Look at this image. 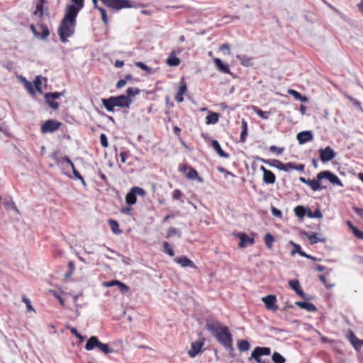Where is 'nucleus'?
Masks as SVG:
<instances>
[{
    "label": "nucleus",
    "mask_w": 363,
    "mask_h": 363,
    "mask_svg": "<svg viewBox=\"0 0 363 363\" xmlns=\"http://www.w3.org/2000/svg\"><path fill=\"white\" fill-rule=\"evenodd\" d=\"M352 209L359 217L363 219V208L353 206Z\"/></svg>",
    "instance_id": "nucleus-64"
},
{
    "label": "nucleus",
    "mask_w": 363,
    "mask_h": 363,
    "mask_svg": "<svg viewBox=\"0 0 363 363\" xmlns=\"http://www.w3.org/2000/svg\"><path fill=\"white\" fill-rule=\"evenodd\" d=\"M247 136V123L245 119L242 120V133L240 134V140L241 143H244L246 140Z\"/></svg>",
    "instance_id": "nucleus-27"
},
{
    "label": "nucleus",
    "mask_w": 363,
    "mask_h": 363,
    "mask_svg": "<svg viewBox=\"0 0 363 363\" xmlns=\"http://www.w3.org/2000/svg\"><path fill=\"white\" fill-rule=\"evenodd\" d=\"M238 347L240 351L245 352L250 350V345L248 341L245 340H239L238 341Z\"/></svg>",
    "instance_id": "nucleus-28"
},
{
    "label": "nucleus",
    "mask_w": 363,
    "mask_h": 363,
    "mask_svg": "<svg viewBox=\"0 0 363 363\" xmlns=\"http://www.w3.org/2000/svg\"><path fill=\"white\" fill-rule=\"evenodd\" d=\"M108 223L113 233L120 234L121 233V230L119 228V225L117 223V221L110 219L108 220Z\"/></svg>",
    "instance_id": "nucleus-32"
},
{
    "label": "nucleus",
    "mask_w": 363,
    "mask_h": 363,
    "mask_svg": "<svg viewBox=\"0 0 363 363\" xmlns=\"http://www.w3.org/2000/svg\"><path fill=\"white\" fill-rule=\"evenodd\" d=\"M320 158L323 162H327L335 157V151L329 146L319 150Z\"/></svg>",
    "instance_id": "nucleus-8"
},
{
    "label": "nucleus",
    "mask_w": 363,
    "mask_h": 363,
    "mask_svg": "<svg viewBox=\"0 0 363 363\" xmlns=\"http://www.w3.org/2000/svg\"><path fill=\"white\" fill-rule=\"evenodd\" d=\"M20 79H21V82L23 83L26 89L28 91H29L30 93H33L32 84L30 82H28V80H26V79L25 77H21Z\"/></svg>",
    "instance_id": "nucleus-42"
},
{
    "label": "nucleus",
    "mask_w": 363,
    "mask_h": 363,
    "mask_svg": "<svg viewBox=\"0 0 363 363\" xmlns=\"http://www.w3.org/2000/svg\"><path fill=\"white\" fill-rule=\"evenodd\" d=\"M213 62L216 66V68L221 72L225 74H231L230 67L227 63L223 62L219 58H213Z\"/></svg>",
    "instance_id": "nucleus-14"
},
{
    "label": "nucleus",
    "mask_w": 363,
    "mask_h": 363,
    "mask_svg": "<svg viewBox=\"0 0 363 363\" xmlns=\"http://www.w3.org/2000/svg\"><path fill=\"white\" fill-rule=\"evenodd\" d=\"M174 260L182 267H191L194 269L196 268V266L194 264V262L186 256L177 257Z\"/></svg>",
    "instance_id": "nucleus-13"
},
{
    "label": "nucleus",
    "mask_w": 363,
    "mask_h": 363,
    "mask_svg": "<svg viewBox=\"0 0 363 363\" xmlns=\"http://www.w3.org/2000/svg\"><path fill=\"white\" fill-rule=\"evenodd\" d=\"M289 286L296 291L297 294L303 298H306L305 293L301 288L299 281L297 279H292L289 281Z\"/></svg>",
    "instance_id": "nucleus-16"
},
{
    "label": "nucleus",
    "mask_w": 363,
    "mask_h": 363,
    "mask_svg": "<svg viewBox=\"0 0 363 363\" xmlns=\"http://www.w3.org/2000/svg\"><path fill=\"white\" fill-rule=\"evenodd\" d=\"M211 147L217 152V153L222 157H224V158H228V154H227L226 152H225L222 148L220 147V145L219 144V143L216 140H213L211 141Z\"/></svg>",
    "instance_id": "nucleus-21"
},
{
    "label": "nucleus",
    "mask_w": 363,
    "mask_h": 363,
    "mask_svg": "<svg viewBox=\"0 0 363 363\" xmlns=\"http://www.w3.org/2000/svg\"><path fill=\"white\" fill-rule=\"evenodd\" d=\"M317 179H318L320 181L323 179H326L334 185L343 186L340 179L335 174L328 170L319 172L317 174Z\"/></svg>",
    "instance_id": "nucleus-6"
},
{
    "label": "nucleus",
    "mask_w": 363,
    "mask_h": 363,
    "mask_svg": "<svg viewBox=\"0 0 363 363\" xmlns=\"http://www.w3.org/2000/svg\"><path fill=\"white\" fill-rule=\"evenodd\" d=\"M272 213L275 217L281 218L282 216L281 211L274 206L272 207Z\"/></svg>",
    "instance_id": "nucleus-60"
},
{
    "label": "nucleus",
    "mask_w": 363,
    "mask_h": 363,
    "mask_svg": "<svg viewBox=\"0 0 363 363\" xmlns=\"http://www.w3.org/2000/svg\"><path fill=\"white\" fill-rule=\"evenodd\" d=\"M85 348L89 351L92 350L94 348H98L105 354H108L113 352V350L110 348L108 345L101 342L95 336H92L88 340L85 345Z\"/></svg>",
    "instance_id": "nucleus-4"
},
{
    "label": "nucleus",
    "mask_w": 363,
    "mask_h": 363,
    "mask_svg": "<svg viewBox=\"0 0 363 363\" xmlns=\"http://www.w3.org/2000/svg\"><path fill=\"white\" fill-rule=\"evenodd\" d=\"M307 216L309 217V218H321L323 217V214L320 211V210L319 208H317L314 213H312L311 211H309L308 213H307Z\"/></svg>",
    "instance_id": "nucleus-44"
},
{
    "label": "nucleus",
    "mask_w": 363,
    "mask_h": 363,
    "mask_svg": "<svg viewBox=\"0 0 363 363\" xmlns=\"http://www.w3.org/2000/svg\"><path fill=\"white\" fill-rule=\"evenodd\" d=\"M262 301L265 304L266 308L268 310H270L273 312H275L278 309V306L277 305V298L274 295H268L267 296L262 297Z\"/></svg>",
    "instance_id": "nucleus-9"
},
{
    "label": "nucleus",
    "mask_w": 363,
    "mask_h": 363,
    "mask_svg": "<svg viewBox=\"0 0 363 363\" xmlns=\"http://www.w3.org/2000/svg\"><path fill=\"white\" fill-rule=\"evenodd\" d=\"M62 94V93H59V92L48 93L45 94V99H52L55 100V99H58Z\"/></svg>",
    "instance_id": "nucleus-47"
},
{
    "label": "nucleus",
    "mask_w": 363,
    "mask_h": 363,
    "mask_svg": "<svg viewBox=\"0 0 363 363\" xmlns=\"http://www.w3.org/2000/svg\"><path fill=\"white\" fill-rule=\"evenodd\" d=\"M236 58L240 60V64L244 67H250L253 65L254 58L246 55H237Z\"/></svg>",
    "instance_id": "nucleus-18"
},
{
    "label": "nucleus",
    "mask_w": 363,
    "mask_h": 363,
    "mask_svg": "<svg viewBox=\"0 0 363 363\" xmlns=\"http://www.w3.org/2000/svg\"><path fill=\"white\" fill-rule=\"evenodd\" d=\"M98 10L100 11V13L101 14L102 21H104V23L107 24L108 23V17H107L106 10L101 7L98 8Z\"/></svg>",
    "instance_id": "nucleus-51"
},
{
    "label": "nucleus",
    "mask_w": 363,
    "mask_h": 363,
    "mask_svg": "<svg viewBox=\"0 0 363 363\" xmlns=\"http://www.w3.org/2000/svg\"><path fill=\"white\" fill-rule=\"evenodd\" d=\"M347 337L353 347L356 348L359 339L356 337L354 333L352 330H349L347 333Z\"/></svg>",
    "instance_id": "nucleus-34"
},
{
    "label": "nucleus",
    "mask_w": 363,
    "mask_h": 363,
    "mask_svg": "<svg viewBox=\"0 0 363 363\" xmlns=\"http://www.w3.org/2000/svg\"><path fill=\"white\" fill-rule=\"evenodd\" d=\"M163 247H164V252H166L167 255H169L171 257L174 256V250H173L172 247H171V245L168 242H164L163 244Z\"/></svg>",
    "instance_id": "nucleus-41"
},
{
    "label": "nucleus",
    "mask_w": 363,
    "mask_h": 363,
    "mask_svg": "<svg viewBox=\"0 0 363 363\" xmlns=\"http://www.w3.org/2000/svg\"><path fill=\"white\" fill-rule=\"evenodd\" d=\"M100 142L101 145L104 147H107L108 145V139L106 135L104 133L101 134L100 135Z\"/></svg>",
    "instance_id": "nucleus-49"
},
{
    "label": "nucleus",
    "mask_w": 363,
    "mask_h": 363,
    "mask_svg": "<svg viewBox=\"0 0 363 363\" xmlns=\"http://www.w3.org/2000/svg\"><path fill=\"white\" fill-rule=\"evenodd\" d=\"M252 110L262 118L263 119H268L269 118V112H266V111H262L261 109H259L258 107L257 106H252Z\"/></svg>",
    "instance_id": "nucleus-36"
},
{
    "label": "nucleus",
    "mask_w": 363,
    "mask_h": 363,
    "mask_svg": "<svg viewBox=\"0 0 363 363\" xmlns=\"http://www.w3.org/2000/svg\"><path fill=\"white\" fill-rule=\"evenodd\" d=\"M274 236L270 233H267L264 236V242L266 246L271 249L272 247L273 243L274 242Z\"/></svg>",
    "instance_id": "nucleus-35"
},
{
    "label": "nucleus",
    "mask_w": 363,
    "mask_h": 363,
    "mask_svg": "<svg viewBox=\"0 0 363 363\" xmlns=\"http://www.w3.org/2000/svg\"><path fill=\"white\" fill-rule=\"evenodd\" d=\"M271 166L277 168L279 170H282L284 163L277 160H273L268 162Z\"/></svg>",
    "instance_id": "nucleus-43"
},
{
    "label": "nucleus",
    "mask_w": 363,
    "mask_h": 363,
    "mask_svg": "<svg viewBox=\"0 0 363 363\" xmlns=\"http://www.w3.org/2000/svg\"><path fill=\"white\" fill-rule=\"evenodd\" d=\"M118 283H119V281L112 280V281H105L102 284H103V286H106V287H111L113 286H118Z\"/></svg>",
    "instance_id": "nucleus-58"
},
{
    "label": "nucleus",
    "mask_w": 363,
    "mask_h": 363,
    "mask_svg": "<svg viewBox=\"0 0 363 363\" xmlns=\"http://www.w3.org/2000/svg\"><path fill=\"white\" fill-rule=\"evenodd\" d=\"M313 139V133L311 130L303 131L297 135V140L300 144H304Z\"/></svg>",
    "instance_id": "nucleus-11"
},
{
    "label": "nucleus",
    "mask_w": 363,
    "mask_h": 363,
    "mask_svg": "<svg viewBox=\"0 0 363 363\" xmlns=\"http://www.w3.org/2000/svg\"><path fill=\"white\" fill-rule=\"evenodd\" d=\"M131 190L135 194V196L138 194V195H140L141 196H145V194H146L143 189H142L140 187H138V186L133 187L131 189Z\"/></svg>",
    "instance_id": "nucleus-46"
},
{
    "label": "nucleus",
    "mask_w": 363,
    "mask_h": 363,
    "mask_svg": "<svg viewBox=\"0 0 363 363\" xmlns=\"http://www.w3.org/2000/svg\"><path fill=\"white\" fill-rule=\"evenodd\" d=\"M295 304L300 308L305 309L308 311H316V307L312 303L306 302V301H296Z\"/></svg>",
    "instance_id": "nucleus-20"
},
{
    "label": "nucleus",
    "mask_w": 363,
    "mask_h": 363,
    "mask_svg": "<svg viewBox=\"0 0 363 363\" xmlns=\"http://www.w3.org/2000/svg\"><path fill=\"white\" fill-rule=\"evenodd\" d=\"M118 286L119 287L120 290L123 292H128L129 291V287L120 281L119 283H118Z\"/></svg>",
    "instance_id": "nucleus-63"
},
{
    "label": "nucleus",
    "mask_w": 363,
    "mask_h": 363,
    "mask_svg": "<svg viewBox=\"0 0 363 363\" xmlns=\"http://www.w3.org/2000/svg\"><path fill=\"white\" fill-rule=\"evenodd\" d=\"M288 93L294 96L296 99L299 100L303 102H306L308 99L306 96H302L299 92L294 89H289Z\"/></svg>",
    "instance_id": "nucleus-29"
},
{
    "label": "nucleus",
    "mask_w": 363,
    "mask_h": 363,
    "mask_svg": "<svg viewBox=\"0 0 363 363\" xmlns=\"http://www.w3.org/2000/svg\"><path fill=\"white\" fill-rule=\"evenodd\" d=\"M290 244L292 245L294 247V249L292 250L291 254L294 255L296 252H298V254L300 252H301V246L298 244L294 243V242L291 241Z\"/></svg>",
    "instance_id": "nucleus-57"
},
{
    "label": "nucleus",
    "mask_w": 363,
    "mask_h": 363,
    "mask_svg": "<svg viewBox=\"0 0 363 363\" xmlns=\"http://www.w3.org/2000/svg\"><path fill=\"white\" fill-rule=\"evenodd\" d=\"M38 30L39 32V35L36 36V38L45 39L50 34V31L48 27L43 24L38 25Z\"/></svg>",
    "instance_id": "nucleus-23"
},
{
    "label": "nucleus",
    "mask_w": 363,
    "mask_h": 363,
    "mask_svg": "<svg viewBox=\"0 0 363 363\" xmlns=\"http://www.w3.org/2000/svg\"><path fill=\"white\" fill-rule=\"evenodd\" d=\"M263 181L266 184H272L276 181V177L272 172L269 170L268 172H267L264 174Z\"/></svg>",
    "instance_id": "nucleus-25"
},
{
    "label": "nucleus",
    "mask_w": 363,
    "mask_h": 363,
    "mask_svg": "<svg viewBox=\"0 0 363 363\" xmlns=\"http://www.w3.org/2000/svg\"><path fill=\"white\" fill-rule=\"evenodd\" d=\"M203 346V341H196L192 342L191 345V349L189 350L188 354L191 357H195L201 352Z\"/></svg>",
    "instance_id": "nucleus-10"
},
{
    "label": "nucleus",
    "mask_w": 363,
    "mask_h": 363,
    "mask_svg": "<svg viewBox=\"0 0 363 363\" xmlns=\"http://www.w3.org/2000/svg\"><path fill=\"white\" fill-rule=\"evenodd\" d=\"M299 180L303 183L307 184L313 191H317L324 188L320 185V180H318V179L311 180L306 179L304 177H300Z\"/></svg>",
    "instance_id": "nucleus-12"
},
{
    "label": "nucleus",
    "mask_w": 363,
    "mask_h": 363,
    "mask_svg": "<svg viewBox=\"0 0 363 363\" xmlns=\"http://www.w3.org/2000/svg\"><path fill=\"white\" fill-rule=\"evenodd\" d=\"M303 235L306 236V238L311 241V244H315L318 242H325L326 240L325 238H318L316 234L314 233H308L304 232L303 233Z\"/></svg>",
    "instance_id": "nucleus-22"
},
{
    "label": "nucleus",
    "mask_w": 363,
    "mask_h": 363,
    "mask_svg": "<svg viewBox=\"0 0 363 363\" xmlns=\"http://www.w3.org/2000/svg\"><path fill=\"white\" fill-rule=\"evenodd\" d=\"M295 213L299 217H303L305 214L304 208L302 206H297L294 209Z\"/></svg>",
    "instance_id": "nucleus-52"
},
{
    "label": "nucleus",
    "mask_w": 363,
    "mask_h": 363,
    "mask_svg": "<svg viewBox=\"0 0 363 363\" xmlns=\"http://www.w3.org/2000/svg\"><path fill=\"white\" fill-rule=\"evenodd\" d=\"M77 15V11L73 8H66L65 14L58 28V34L62 42H67V38L73 35Z\"/></svg>",
    "instance_id": "nucleus-3"
},
{
    "label": "nucleus",
    "mask_w": 363,
    "mask_h": 363,
    "mask_svg": "<svg viewBox=\"0 0 363 363\" xmlns=\"http://www.w3.org/2000/svg\"><path fill=\"white\" fill-rule=\"evenodd\" d=\"M206 328L226 350H233V337L227 326L214 318H208Z\"/></svg>",
    "instance_id": "nucleus-1"
},
{
    "label": "nucleus",
    "mask_w": 363,
    "mask_h": 363,
    "mask_svg": "<svg viewBox=\"0 0 363 363\" xmlns=\"http://www.w3.org/2000/svg\"><path fill=\"white\" fill-rule=\"evenodd\" d=\"M182 196V193L180 190L175 189L173 191L172 197L174 199L178 200V199H181Z\"/></svg>",
    "instance_id": "nucleus-62"
},
{
    "label": "nucleus",
    "mask_w": 363,
    "mask_h": 363,
    "mask_svg": "<svg viewBox=\"0 0 363 363\" xmlns=\"http://www.w3.org/2000/svg\"><path fill=\"white\" fill-rule=\"evenodd\" d=\"M238 236L240 239L239 246L240 247H245L248 245H252L254 244V239L248 237L245 233H239Z\"/></svg>",
    "instance_id": "nucleus-15"
},
{
    "label": "nucleus",
    "mask_w": 363,
    "mask_h": 363,
    "mask_svg": "<svg viewBox=\"0 0 363 363\" xmlns=\"http://www.w3.org/2000/svg\"><path fill=\"white\" fill-rule=\"evenodd\" d=\"M43 4L41 3H37L36 9L34 11V15L42 16L43 15Z\"/></svg>",
    "instance_id": "nucleus-45"
},
{
    "label": "nucleus",
    "mask_w": 363,
    "mask_h": 363,
    "mask_svg": "<svg viewBox=\"0 0 363 363\" xmlns=\"http://www.w3.org/2000/svg\"><path fill=\"white\" fill-rule=\"evenodd\" d=\"M73 174H74V176L75 178L81 180L82 183L85 186L86 185V183H85V181L84 179H83V177H82V175L80 174V173L76 169H74L73 170Z\"/></svg>",
    "instance_id": "nucleus-59"
},
{
    "label": "nucleus",
    "mask_w": 363,
    "mask_h": 363,
    "mask_svg": "<svg viewBox=\"0 0 363 363\" xmlns=\"http://www.w3.org/2000/svg\"><path fill=\"white\" fill-rule=\"evenodd\" d=\"M47 103L49 104V106L53 108V109H57L59 106L57 102L55 101L54 99H45Z\"/></svg>",
    "instance_id": "nucleus-56"
},
{
    "label": "nucleus",
    "mask_w": 363,
    "mask_h": 363,
    "mask_svg": "<svg viewBox=\"0 0 363 363\" xmlns=\"http://www.w3.org/2000/svg\"><path fill=\"white\" fill-rule=\"evenodd\" d=\"M174 235H177L178 237H180L181 232L178 229H177L174 227H171L167 230V237L169 238V237H172Z\"/></svg>",
    "instance_id": "nucleus-40"
},
{
    "label": "nucleus",
    "mask_w": 363,
    "mask_h": 363,
    "mask_svg": "<svg viewBox=\"0 0 363 363\" xmlns=\"http://www.w3.org/2000/svg\"><path fill=\"white\" fill-rule=\"evenodd\" d=\"M272 359L274 363H285L286 362V359L277 352L273 353Z\"/></svg>",
    "instance_id": "nucleus-37"
},
{
    "label": "nucleus",
    "mask_w": 363,
    "mask_h": 363,
    "mask_svg": "<svg viewBox=\"0 0 363 363\" xmlns=\"http://www.w3.org/2000/svg\"><path fill=\"white\" fill-rule=\"evenodd\" d=\"M218 114L214 112L209 111L206 117V124H216L218 121Z\"/></svg>",
    "instance_id": "nucleus-26"
},
{
    "label": "nucleus",
    "mask_w": 363,
    "mask_h": 363,
    "mask_svg": "<svg viewBox=\"0 0 363 363\" xmlns=\"http://www.w3.org/2000/svg\"><path fill=\"white\" fill-rule=\"evenodd\" d=\"M68 266H69V272L65 275L66 278L69 277L74 270V264L72 262H69L68 264Z\"/></svg>",
    "instance_id": "nucleus-61"
},
{
    "label": "nucleus",
    "mask_w": 363,
    "mask_h": 363,
    "mask_svg": "<svg viewBox=\"0 0 363 363\" xmlns=\"http://www.w3.org/2000/svg\"><path fill=\"white\" fill-rule=\"evenodd\" d=\"M137 199L135 194L130 189V192H128L125 197V201L129 205H133L136 203Z\"/></svg>",
    "instance_id": "nucleus-33"
},
{
    "label": "nucleus",
    "mask_w": 363,
    "mask_h": 363,
    "mask_svg": "<svg viewBox=\"0 0 363 363\" xmlns=\"http://www.w3.org/2000/svg\"><path fill=\"white\" fill-rule=\"evenodd\" d=\"M140 92L136 87L127 89L126 94L118 96H111L108 99H102L101 102L106 109L109 112H114L115 107L128 108L133 102V99Z\"/></svg>",
    "instance_id": "nucleus-2"
},
{
    "label": "nucleus",
    "mask_w": 363,
    "mask_h": 363,
    "mask_svg": "<svg viewBox=\"0 0 363 363\" xmlns=\"http://www.w3.org/2000/svg\"><path fill=\"white\" fill-rule=\"evenodd\" d=\"M22 299H23V301L26 303L28 311H34V309L31 305L30 301L27 297L23 296Z\"/></svg>",
    "instance_id": "nucleus-54"
},
{
    "label": "nucleus",
    "mask_w": 363,
    "mask_h": 363,
    "mask_svg": "<svg viewBox=\"0 0 363 363\" xmlns=\"http://www.w3.org/2000/svg\"><path fill=\"white\" fill-rule=\"evenodd\" d=\"M42 80H43L44 82H46L47 79L45 78H41L39 76H37L35 77V79L34 81V84L36 87V89L40 92V93H42L43 91H42V89H41V84H42Z\"/></svg>",
    "instance_id": "nucleus-39"
},
{
    "label": "nucleus",
    "mask_w": 363,
    "mask_h": 363,
    "mask_svg": "<svg viewBox=\"0 0 363 363\" xmlns=\"http://www.w3.org/2000/svg\"><path fill=\"white\" fill-rule=\"evenodd\" d=\"M294 167V164L292 162L284 163V166L282 168V171L289 172L293 170Z\"/></svg>",
    "instance_id": "nucleus-53"
},
{
    "label": "nucleus",
    "mask_w": 363,
    "mask_h": 363,
    "mask_svg": "<svg viewBox=\"0 0 363 363\" xmlns=\"http://www.w3.org/2000/svg\"><path fill=\"white\" fill-rule=\"evenodd\" d=\"M353 234L359 239L363 240V232L356 227H352Z\"/></svg>",
    "instance_id": "nucleus-48"
},
{
    "label": "nucleus",
    "mask_w": 363,
    "mask_h": 363,
    "mask_svg": "<svg viewBox=\"0 0 363 363\" xmlns=\"http://www.w3.org/2000/svg\"><path fill=\"white\" fill-rule=\"evenodd\" d=\"M166 62L169 66L171 67H176L180 64V60L176 56L175 51L173 50L171 52L166 60Z\"/></svg>",
    "instance_id": "nucleus-19"
},
{
    "label": "nucleus",
    "mask_w": 363,
    "mask_h": 363,
    "mask_svg": "<svg viewBox=\"0 0 363 363\" xmlns=\"http://www.w3.org/2000/svg\"><path fill=\"white\" fill-rule=\"evenodd\" d=\"M101 1L106 6L114 10H121L133 6L131 1L129 0H101Z\"/></svg>",
    "instance_id": "nucleus-5"
},
{
    "label": "nucleus",
    "mask_w": 363,
    "mask_h": 363,
    "mask_svg": "<svg viewBox=\"0 0 363 363\" xmlns=\"http://www.w3.org/2000/svg\"><path fill=\"white\" fill-rule=\"evenodd\" d=\"M62 123L55 120H48L41 126L43 133H53L58 130Z\"/></svg>",
    "instance_id": "nucleus-7"
},
{
    "label": "nucleus",
    "mask_w": 363,
    "mask_h": 363,
    "mask_svg": "<svg viewBox=\"0 0 363 363\" xmlns=\"http://www.w3.org/2000/svg\"><path fill=\"white\" fill-rule=\"evenodd\" d=\"M72 1L74 3L75 5H69L66 8H73L79 13L84 6V0H72Z\"/></svg>",
    "instance_id": "nucleus-31"
},
{
    "label": "nucleus",
    "mask_w": 363,
    "mask_h": 363,
    "mask_svg": "<svg viewBox=\"0 0 363 363\" xmlns=\"http://www.w3.org/2000/svg\"><path fill=\"white\" fill-rule=\"evenodd\" d=\"M4 204L7 209H11L18 212L17 207L13 201L4 202Z\"/></svg>",
    "instance_id": "nucleus-50"
},
{
    "label": "nucleus",
    "mask_w": 363,
    "mask_h": 363,
    "mask_svg": "<svg viewBox=\"0 0 363 363\" xmlns=\"http://www.w3.org/2000/svg\"><path fill=\"white\" fill-rule=\"evenodd\" d=\"M186 177L190 179H197L200 182H203V180L199 176L198 172L196 169L190 167Z\"/></svg>",
    "instance_id": "nucleus-30"
},
{
    "label": "nucleus",
    "mask_w": 363,
    "mask_h": 363,
    "mask_svg": "<svg viewBox=\"0 0 363 363\" xmlns=\"http://www.w3.org/2000/svg\"><path fill=\"white\" fill-rule=\"evenodd\" d=\"M345 96L350 100V101L356 107H360V102L355 99L354 98L347 95L345 94Z\"/></svg>",
    "instance_id": "nucleus-55"
},
{
    "label": "nucleus",
    "mask_w": 363,
    "mask_h": 363,
    "mask_svg": "<svg viewBox=\"0 0 363 363\" xmlns=\"http://www.w3.org/2000/svg\"><path fill=\"white\" fill-rule=\"evenodd\" d=\"M271 350L269 347H257L252 352L251 357H258L262 355H269Z\"/></svg>",
    "instance_id": "nucleus-17"
},
{
    "label": "nucleus",
    "mask_w": 363,
    "mask_h": 363,
    "mask_svg": "<svg viewBox=\"0 0 363 363\" xmlns=\"http://www.w3.org/2000/svg\"><path fill=\"white\" fill-rule=\"evenodd\" d=\"M135 65L140 68L141 69L145 71L148 74H152L153 73V69L151 68V67H149L148 66H147L146 65H145L143 62H135Z\"/></svg>",
    "instance_id": "nucleus-38"
},
{
    "label": "nucleus",
    "mask_w": 363,
    "mask_h": 363,
    "mask_svg": "<svg viewBox=\"0 0 363 363\" xmlns=\"http://www.w3.org/2000/svg\"><path fill=\"white\" fill-rule=\"evenodd\" d=\"M187 87L185 83H183L179 88L178 93L175 96V100L179 103L184 101V94L186 93Z\"/></svg>",
    "instance_id": "nucleus-24"
}]
</instances>
